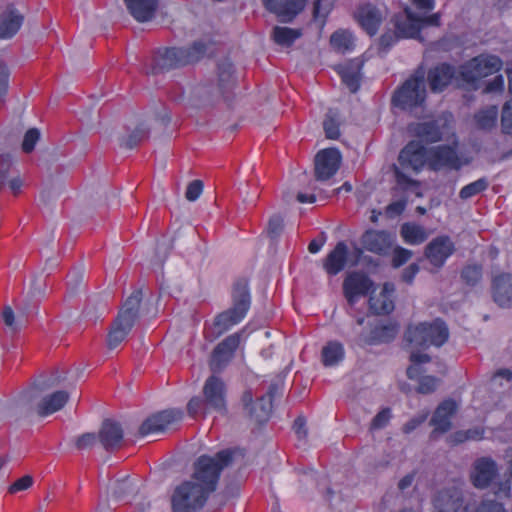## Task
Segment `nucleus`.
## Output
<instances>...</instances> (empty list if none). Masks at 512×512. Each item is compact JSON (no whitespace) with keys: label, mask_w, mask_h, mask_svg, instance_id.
<instances>
[{"label":"nucleus","mask_w":512,"mask_h":512,"mask_svg":"<svg viewBox=\"0 0 512 512\" xmlns=\"http://www.w3.org/2000/svg\"><path fill=\"white\" fill-rule=\"evenodd\" d=\"M231 449L218 451L214 456L201 455L194 462L189 480L178 484L171 494L172 512H199L217 489L224 468L232 464Z\"/></svg>","instance_id":"obj_1"},{"label":"nucleus","mask_w":512,"mask_h":512,"mask_svg":"<svg viewBox=\"0 0 512 512\" xmlns=\"http://www.w3.org/2000/svg\"><path fill=\"white\" fill-rule=\"evenodd\" d=\"M207 49V44L201 40L194 41L188 47L158 48L149 73L158 74L194 64L204 57Z\"/></svg>","instance_id":"obj_2"},{"label":"nucleus","mask_w":512,"mask_h":512,"mask_svg":"<svg viewBox=\"0 0 512 512\" xmlns=\"http://www.w3.org/2000/svg\"><path fill=\"white\" fill-rule=\"evenodd\" d=\"M232 306L217 314L214 319V328L217 336L230 330L239 324L247 315L251 307V293L249 281L246 278H239L232 288Z\"/></svg>","instance_id":"obj_3"},{"label":"nucleus","mask_w":512,"mask_h":512,"mask_svg":"<svg viewBox=\"0 0 512 512\" xmlns=\"http://www.w3.org/2000/svg\"><path fill=\"white\" fill-rule=\"evenodd\" d=\"M400 167L394 165V176L397 184L407 189L417 185V181L405 174L402 170H409L418 174L428 165V148L417 141L408 142L400 151L398 156Z\"/></svg>","instance_id":"obj_4"},{"label":"nucleus","mask_w":512,"mask_h":512,"mask_svg":"<svg viewBox=\"0 0 512 512\" xmlns=\"http://www.w3.org/2000/svg\"><path fill=\"white\" fill-rule=\"evenodd\" d=\"M141 301V290L133 291L124 301L107 336V346L110 350L117 348L131 331L139 317Z\"/></svg>","instance_id":"obj_5"},{"label":"nucleus","mask_w":512,"mask_h":512,"mask_svg":"<svg viewBox=\"0 0 512 512\" xmlns=\"http://www.w3.org/2000/svg\"><path fill=\"white\" fill-rule=\"evenodd\" d=\"M426 100L425 70L421 65L394 92L392 104L402 110H413L422 106Z\"/></svg>","instance_id":"obj_6"},{"label":"nucleus","mask_w":512,"mask_h":512,"mask_svg":"<svg viewBox=\"0 0 512 512\" xmlns=\"http://www.w3.org/2000/svg\"><path fill=\"white\" fill-rule=\"evenodd\" d=\"M448 337V327L440 319L431 323L422 322L418 325H410L405 332L406 342L420 349H427L430 346L440 347L448 340Z\"/></svg>","instance_id":"obj_7"},{"label":"nucleus","mask_w":512,"mask_h":512,"mask_svg":"<svg viewBox=\"0 0 512 512\" xmlns=\"http://www.w3.org/2000/svg\"><path fill=\"white\" fill-rule=\"evenodd\" d=\"M502 66L499 56L482 53L460 65L459 79L464 84L475 86L480 79L498 73Z\"/></svg>","instance_id":"obj_8"},{"label":"nucleus","mask_w":512,"mask_h":512,"mask_svg":"<svg viewBox=\"0 0 512 512\" xmlns=\"http://www.w3.org/2000/svg\"><path fill=\"white\" fill-rule=\"evenodd\" d=\"M227 385L216 375H210L202 388L203 401L206 403V412H217L221 415L228 413Z\"/></svg>","instance_id":"obj_9"},{"label":"nucleus","mask_w":512,"mask_h":512,"mask_svg":"<svg viewBox=\"0 0 512 512\" xmlns=\"http://www.w3.org/2000/svg\"><path fill=\"white\" fill-rule=\"evenodd\" d=\"M369 332L362 331L359 333L354 341L359 347L379 345L383 343H389L395 339L398 334L399 327L395 323H370Z\"/></svg>","instance_id":"obj_10"},{"label":"nucleus","mask_w":512,"mask_h":512,"mask_svg":"<svg viewBox=\"0 0 512 512\" xmlns=\"http://www.w3.org/2000/svg\"><path fill=\"white\" fill-rule=\"evenodd\" d=\"M342 287L345 299L352 306L371 292L374 282L364 272L353 271L346 275Z\"/></svg>","instance_id":"obj_11"},{"label":"nucleus","mask_w":512,"mask_h":512,"mask_svg":"<svg viewBox=\"0 0 512 512\" xmlns=\"http://www.w3.org/2000/svg\"><path fill=\"white\" fill-rule=\"evenodd\" d=\"M432 507V512H470L469 504H464L462 490L455 486L437 491Z\"/></svg>","instance_id":"obj_12"},{"label":"nucleus","mask_w":512,"mask_h":512,"mask_svg":"<svg viewBox=\"0 0 512 512\" xmlns=\"http://www.w3.org/2000/svg\"><path fill=\"white\" fill-rule=\"evenodd\" d=\"M183 418V411L180 409H166L152 414L146 418L139 427L140 437L164 432L171 424Z\"/></svg>","instance_id":"obj_13"},{"label":"nucleus","mask_w":512,"mask_h":512,"mask_svg":"<svg viewBox=\"0 0 512 512\" xmlns=\"http://www.w3.org/2000/svg\"><path fill=\"white\" fill-rule=\"evenodd\" d=\"M427 83L432 93L444 92L455 79H459V71L448 62H441L431 67L427 73Z\"/></svg>","instance_id":"obj_14"},{"label":"nucleus","mask_w":512,"mask_h":512,"mask_svg":"<svg viewBox=\"0 0 512 512\" xmlns=\"http://www.w3.org/2000/svg\"><path fill=\"white\" fill-rule=\"evenodd\" d=\"M498 465L491 457L477 458L470 472V481L477 489H486L491 486L498 476Z\"/></svg>","instance_id":"obj_15"},{"label":"nucleus","mask_w":512,"mask_h":512,"mask_svg":"<svg viewBox=\"0 0 512 512\" xmlns=\"http://www.w3.org/2000/svg\"><path fill=\"white\" fill-rule=\"evenodd\" d=\"M342 155L337 148L320 150L315 156V178L326 181L332 178L340 168Z\"/></svg>","instance_id":"obj_16"},{"label":"nucleus","mask_w":512,"mask_h":512,"mask_svg":"<svg viewBox=\"0 0 512 512\" xmlns=\"http://www.w3.org/2000/svg\"><path fill=\"white\" fill-rule=\"evenodd\" d=\"M139 493L137 482L129 475L110 482L107 490L110 501L117 504H130Z\"/></svg>","instance_id":"obj_17"},{"label":"nucleus","mask_w":512,"mask_h":512,"mask_svg":"<svg viewBox=\"0 0 512 512\" xmlns=\"http://www.w3.org/2000/svg\"><path fill=\"white\" fill-rule=\"evenodd\" d=\"M395 242V236L386 230H366L361 236V243L365 250L376 255L389 254Z\"/></svg>","instance_id":"obj_18"},{"label":"nucleus","mask_w":512,"mask_h":512,"mask_svg":"<svg viewBox=\"0 0 512 512\" xmlns=\"http://www.w3.org/2000/svg\"><path fill=\"white\" fill-rule=\"evenodd\" d=\"M428 167L432 171L443 168H460V159L456 150L449 145H438L428 148Z\"/></svg>","instance_id":"obj_19"},{"label":"nucleus","mask_w":512,"mask_h":512,"mask_svg":"<svg viewBox=\"0 0 512 512\" xmlns=\"http://www.w3.org/2000/svg\"><path fill=\"white\" fill-rule=\"evenodd\" d=\"M455 245L447 235L434 238L425 248V257L436 268H441L454 253Z\"/></svg>","instance_id":"obj_20"},{"label":"nucleus","mask_w":512,"mask_h":512,"mask_svg":"<svg viewBox=\"0 0 512 512\" xmlns=\"http://www.w3.org/2000/svg\"><path fill=\"white\" fill-rule=\"evenodd\" d=\"M239 344L240 335L238 333L229 335L218 343L212 352L211 370L219 371L223 369L231 361Z\"/></svg>","instance_id":"obj_21"},{"label":"nucleus","mask_w":512,"mask_h":512,"mask_svg":"<svg viewBox=\"0 0 512 512\" xmlns=\"http://www.w3.org/2000/svg\"><path fill=\"white\" fill-rule=\"evenodd\" d=\"M265 8L282 22L292 21L305 7L306 0H262Z\"/></svg>","instance_id":"obj_22"},{"label":"nucleus","mask_w":512,"mask_h":512,"mask_svg":"<svg viewBox=\"0 0 512 512\" xmlns=\"http://www.w3.org/2000/svg\"><path fill=\"white\" fill-rule=\"evenodd\" d=\"M457 403L453 399H446L442 401L436 408L431 420L430 425L434 427L431 436L436 433H446L451 428V419L457 411Z\"/></svg>","instance_id":"obj_23"},{"label":"nucleus","mask_w":512,"mask_h":512,"mask_svg":"<svg viewBox=\"0 0 512 512\" xmlns=\"http://www.w3.org/2000/svg\"><path fill=\"white\" fill-rule=\"evenodd\" d=\"M355 18L370 36L376 35L383 21L382 12L372 4L360 6L355 13Z\"/></svg>","instance_id":"obj_24"},{"label":"nucleus","mask_w":512,"mask_h":512,"mask_svg":"<svg viewBox=\"0 0 512 512\" xmlns=\"http://www.w3.org/2000/svg\"><path fill=\"white\" fill-rule=\"evenodd\" d=\"M124 431L120 423L111 419L102 422L98 433L99 442L106 451L114 450L121 445Z\"/></svg>","instance_id":"obj_25"},{"label":"nucleus","mask_w":512,"mask_h":512,"mask_svg":"<svg viewBox=\"0 0 512 512\" xmlns=\"http://www.w3.org/2000/svg\"><path fill=\"white\" fill-rule=\"evenodd\" d=\"M492 296L500 307L512 305V274L502 272L492 280Z\"/></svg>","instance_id":"obj_26"},{"label":"nucleus","mask_w":512,"mask_h":512,"mask_svg":"<svg viewBox=\"0 0 512 512\" xmlns=\"http://www.w3.org/2000/svg\"><path fill=\"white\" fill-rule=\"evenodd\" d=\"M405 17H397L395 29L401 38L420 39L422 30L420 16L409 7L404 9Z\"/></svg>","instance_id":"obj_27"},{"label":"nucleus","mask_w":512,"mask_h":512,"mask_svg":"<svg viewBox=\"0 0 512 512\" xmlns=\"http://www.w3.org/2000/svg\"><path fill=\"white\" fill-rule=\"evenodd\" d=\"M394 285L384 283L379 294H371L369 297V309L373 314L386 315L394 310Z\"/></svg>","instance_id":"obj_28"},{"label":"nucleus","mask_w":512,"mask_h":512,"mask_svg":"<svg viewBox=\"0 0 512 512\" xmlns=\"http://www.w3.org/2000/svg\"><path fill=\"white\" fill-rule=\"evenodd\" d=\"M348 255L347 244L344 241H339L323 262V268L326 273L331 276L339 274L347 264Z\"/></svg>","instance_id":"obj_29"},{"label":"nucleus","mask_w":512,"mask_h":512,"mask_svg":"<svg viewBox=\"0 0 512 512\" xmlns=\"http://www.w3.org/2000/svg\"><path fill=\"white\" fill-rule=\"evenodd\" d=\"M24 17L13 6H8L0 15V40L10 39L17 34Z\"/></svg>","instance_id":"obj_30"},{"label":"nucleus","mask_w":512,"mask_h":512,"mask_svg":"<svg viewBox=\"0 0 512 512\" xmlns=\"http://www.w3.org/2000/svg\"><path fill=\"white\" fill-rule=\"evenodd\" d=\"M277 391V385L271 384L266 395L260 397L256 404L251 407L250 415L256 422L263 424L268 421L272 408L273 399Z\"/></svg>","instance_id":"obj_31"},{"label":"nucleus","mask_w":512,"mask_h":512,"mask_svg":"<svg viewBox=\"0 0 512 512\" xmlns=\"http://www.w3.org/2000/svg\"><path fill=\"white\" fill-rule=\"evenodd\" d=\"M130 14L138 22H146L153 18L158 0H124Z\"/></svg>","instance_id":"obj_32"},{"label":"nucleus","mask_w":512,"mask_h":512,"mask_svg":"<svg viewBox=\"0 0 512 512\" xmlns=\"http://www.w3.org/2000/svg\"><path fill=\"white\" fill-rule=\"evenodd\" d=\"M69 400L66 391L59 390L43 398L37 406V414L41 417L51 415L61 410Z\"/></svg>","instance_id":"obj_33"},{"label":"nucleus","mask_w":512,"mask_h":512,"mask_svg":"<svg viewBox=\"0 0 512 512\" xmlns=\"http://www.w3.org/2000/svg\"><path fill=\"white\" fill-rule=\"evenodd\" d=\"M345 357L343 345L338 341H329L321 351L322 363L326 367L338 365Z\"/></svg>","instance_id":"obj_34"},{"label":"nucleus","mask_w":512,"mask_h":512,"mask_svg":"<svg viewBox=\"0 0 512 512\" xmlns=\"http://www.w3.org/2000/svg\"><path fill=\"white\" fill-rule=\"evenodd\" d=\"M401 237L406 244L419 245L426 241L428 234L425 229L415 223H404L401 226Z\"/></svg>","instance_id":"obj_35"},{"label":"nucleus","mask_w":512,"mask_h":512,"mask_svg":"<svg viewBox=\"0 0 512 512\" xmlns=\"http://www.w3.org/2000/svg\"><path fill=\"white\" fill-rule=\"evenodd\" d=\"M302 36L300 29L275 26L272 32V39L280 46L290 47Z\"/></svg>","instance_id":"obj_36"},{"label":"nucleus","mask_w":512,"mask_h":512,"mask_svg":"<svg viewBox=\"0 0 512 512\" xmlns=\"http://www.w3.org/2000/svg\"><path fill=\"white\" fill-rule=\"evenodd\" d=\"M330 45L337 52H349L354 48L353 35L347 30H337L330 37Z\"/></svg>","instance_id":"obj_37"},{"label":"nucleus","mask_w":512,"mask_h":512,"mask_svg":"<svg viewBox=\"0 0 512 512\" xmlns=\"http://www.w3.org/2000/svg\"><path fill=\"white\" fill-rule=\"evenodd\" d=\"M218 86L222 94L234 87L233 64L229 60H223L217 65Z\"/></svg>","instance_id":"obj_38"},{"label":"nucleus","mask_w":512,"mask_h":512,"mask_svg":"<svg viewBox=\"0 0 512 512\" xmlns=\"http://www.w3.org/2000/svg\"><path fill=\"white\" fill-rule=\"evenodd\" d=\"M415 132L419 138L427 143H436L442 139V132L435 122L419 123Z\"/></svg>","instance_id":"obj_39"},{"label":"nucleus","mask_w":512,"mask_h":512,"mask_svg":"<svg viewBox=\"0 0 512 512\" xmlns=\"http://www.w3.org/2000/svg\"><path fill=\"white\" fill-rule=\"evenodd\" d=\"M477 127L482 130H491L496 126L498 119L497 106H490L478 111L475 116Z\"/></svg>","instance_id":"obj_40"},{"label":"nucleus","mask_w":512,"mask_h":512,"mask_svg":"<svg viewBox=\"0 0 512 512\" xmlns=\"http://www.w3.org/2000/svg\"><path fill=\"white\" fill-rule=\"evenodd\" d=\"M147 135V129L143 123L138 124L135 129L120 138V146L133 149L136 147Z\"/></svg>","instance_id":"obj_41"},{"label":"nucleus","mask_w":512,"mask_h":512,"mask_svg":"<svg viewBox=\"0 0 512 512\" xmlns=\"http://www.w3.org/2000/svg\"><path fill=\"white\" fill-rule=\"evenodd\" d=\"M489 186V182L485 177L479 178L478 180L471 182L461 188L459 197L463 200L472 198L477 194L485 191Z\"/></svg>","instance_id":"obj_42"},{"label":"nucleus","mask_w":512,"mask_h":512,"mask_svg":"<svg viewBox=\"0 0 512 512\" xmlns=\"http://www.w3.org/2000/svg\"><path fill=\"white\" fill-rule=\"evenodd\" d=\"M461 279L468 286L477 285L482 279V266L478 264L465 266L461 271Z\"/></svg>","instance_id":"obj_43"},{"label":"nucleus","mask_w":512,"mask_h":512,"mask_svg":"<svg viewBox=\"0 0 512 512\" xmlns=\"http://www.w3.org/2000/svg\"><path fill=\"white\" fill-rule=\"evenodd\" d=\"M430 360L431 358L428 354L419 352L411 353L410 361L412 362V364L406 370L407 377L409 379H416L421 373L419 365L427 363Z\"/></svg>","instance_id":"obj_44"},{"label":"nucleus","mask_w":512,"mask_h":512,"mask_svg":"<svg viewBox=\"0 0 512 512\" xmlns=\"http://www.w3.org/2000/svg\"><path fill=\"white\" fill-rule=\"evenodd\" d=\"M339 75L351 93H356L359 90L361 81L359 72L343 67L339 70Z\"/></svg>","instance_id":"obj_45"},{"label":"nucleus","mask_w":512,"mask_h":512,"mask_svg":"<svg viewBox=\"0 0 512 512\" xmlns=\"http://www.w3.org/2000/svg\"><path fill=\"white\" fill-rule=\"evenodd\" d=\"M502 132L512 137V100L507 101L502 108Z\"/></svg>","instance_id":"obj_46"},{"label":"nucleus","mask_w":512,"mask_h":512,"mask_svg":"<svg viewBox=\"0 0 512 512\" xmlns=\"http://www.w3.org/2000/svg\"><path fill=\"white\" fill-rule=\"evenodd\" d=\"M284 228V219L281 215L275 214L270 217L267 225V234L271 239H277Z\"/></svg>","instance_id":"obj_47"},{"label":"nucleus","mask_w":512,"mask_h":512,"mask_svg":"<svg viewBox=\"0 0 512 512\" xmlns=\"http://www.w3.org/2000/svg\"><path fill=\"white\" fill-rule=\"evenodd\" d=\"M40 139V132L37 128H30L24 135L22 142V150L25 153H30L34 150L37 142Z\"/></svg>","instance_id":"obj_48"},{"label":"nucleus","mask_w":512,"mask_h":512,"mask_svg":"<svg viewBox=\"0 0 512 512\" xmlns=\"http://www.w3.org/2000/svg\"><path fill=\"white\" fill-rule=\"evenodd\" d=\"M412 257V251L403 248L401 246H396L393 249V255H392V266L394 268H399L405 263H407L410 258Z\"/></svg>","instance_id":"obj_49"},{"label":"nucleus","mask_w":512,"mask_h":512,"mask_svg":"<svg viewBox=\"0 0 512 512\" xmlns=\"http://www.w3.org/2000/svg\"><path fill=\"white\" fill-rule=\"evenodd\" d=\"M9 69L7 65L0 60V106L5 102V97L9 88Z\"/></svg>","instance_id":"obj_50"},{"label":"nucleus","mask_w":512,"mask_h":512,"mask_svg":"<svg viewBox=\"0 0 512 512\" xmlns=\"http://www.w3.org/2000/svg\"><path fill=\"white\" fill-rule=\"evenodd\" d=\"M440 379L434 376H423L419 380L417 391L422 394H429L436 390Z\"/></svg>","instance_id":"obj_51"},{"label":"nucleus","mask_w":512,"mask_h":512,"mask_svg":"<svg viewBox=\"0 0 512 512\" xmlns=\"http://www.w3.org/2000/svg\"><path fill=\"white\" fill-rule=\"evenodd\" d=\"M187 412L192 418H195L200 412H203L205 415L209 413L206 412V403L203 401V397L200 396H194L189 400Z\"/></svg>","instance_id":"obj_52"},{"label":"nucleus","mask_w":512,"mask_h":512,"mask_svg":"<svg viewBox=\"0 0 512 512\" xmlns=\"http://www.w3.org/2000/svg\"><path fill=\"white\" fill-rule=\"evenodd\" d=\"M99 441L95 433H84L75 440V446L78 450L91 449Z\"/></svg>","instance_id":"obj_53"},{"label":"nucleus","mask_w":512,"mask_h":512,"mask_svg":"<svg viewBox=\"0 0 512 512\" xmlns=\"http://www.w3.org/2000/svg\"><path fill=\"white\" fill-rule=\"evenodd\" d=\"M323 127L325 135L328 139L336 140L340 136V127L338 122L331 116H327L324 119Z\"/></svg>","instance_id":"obj_54"},{"label":"nucleus","mask_w":512,"mask_h":512,"mask_svg":"<svg viewBox=\"0 0 512 512\" xmlns=\"http://www.w3.org/2000/svg\"><path fill=\"white\" fill-rule=\"evenodd\" d=\"M391 419V409L390 408H383L381 411H379L375 417L372 419L371 422V429L377 430L382 429L389 423Z\"/></svg>","instance_id":"obj_55"},{"label":"nucleus","mask_w":512,"mask_h":512,"mask_svg":"<svg viewBox=\"0 0 512 512\" xmlns=\"http://www.w3.org/2000/svg\"><path fill=\"white\" fill-rule=\"evenodd\" d=\"M52 385L53 384H47L45 381L36 383L32 389L27 390L21 394L19 402L22 404L30 403L34 398L37 397L36 390L44 391L50 388Z\"/></svg>","instance_id":"obj_56"},{"label":"nucleus","mask_w":512,"mask_h":512,"mask_svg":"<svg viewBox=\"0 0 512 512\" xmlns=\"http://www.w3.org/2000/svg\"><path fill=\"white\" fill-rule=\"evenodd\" d=\"M33 485V477L30 475H24L21 478L17 479L15 482H13L9 488L8 491L11 494L18 493L20 491H25L29 489Z\"/></svg>","instance_id":"obj_57"},{"label":"nucleus","mask_w":512,"mask_h":512,"mask_svg":"<svg viewBox=\"0 0 512 512\" xmlns=\"http://www.w3.org/2000/svg\"><path fill=\"white\" fill-rule=\"evenodd\" d=\"M475 512H508L504 505L495 500H483L475 509Z\"/></svg>","instance_id":"obj_58"},{"label":"nucleus","mask_w":512,"mask_h":512,"mask_svg":"<svg viewBox=\"0 0 512 512\" xmlns=\"http://www.w3.org/2000/svg\"><path fill=\"white\" fill-rule=\"evenodd\" d=\"M203 191V182L201 180H193L186 188L185 197L189 201L197 200Z\"/></svg>","instance_id":"obj_59"},{"label":"nucleus","mask_w":512,"mask_h":512,"mask_svg":"<svg viewBox=\"0 0 512 512\" xmlns=\"http://www.w3.org/2000/svg\"><path fill=\"white\" fill-rule=\"evenodd\" d=\"M399 39H401L400 36H398V32L395 31H389L385 32L381 35L379 39V46L380 49L383 51H387L390 49Z\"/></svg>","instance_id":"obj_60"},{"label":"nucleus","mask_w":512,"mask_h":512,"mask_svg":"<svg viewBox=\"0 0 512 512\" xmlns=\"http://www.w3.org/2000/svg\"><path fill=\"white\" fill-rule=\"evenodd\" d=\"M504 78L502 75H496L492 80L488 81L485 85V93L503 92L504 90Z\"/></svg>","instance_id":"obj_61"},{"label":"nucleus","mask_w":512,"mask_h":512,"mask_svg":"<svg viewBox=\"0 0 512 512\" xmlns=\"http://www.w3.org/2000/svg\"><path fill=\"white\" fill-rule=\"evenodd\" d=\"M494 495L499 499H506L511 496L510 480H504L497 483L493 490Z\"/></svg>","instance_id":"obj_62"},{"label":"nucleus","mask_w":512,"mask_h":512,"mask_svg":"<svg viewBox=\"0 0 512 512\" xmlns=\"http://www.w3.org/2000/svg\"><path fill=\"white\" fill-rule=\"evenodd\" d=\"M420 267L417 263H411L407 266L401 275V279L403 282L407 284H412L416 275L419 273Z\"/></svg>","instance_id":"obj_63"},{"label":"nucleus","mask_w":512,"mask_h":512,"mask_svg":"<svg viewBox=\"0 0 512 512\" xmlns=\"http://www.w3.org/2000/svg\"><path fill=\"white\" fill-rule=\"evenodd\" d=\"M293 430L299 439H305L307 437L306 420L304 417L299 416L295 419Z\"/></svg>","instance_id":"obj_64"}]
</instances>
